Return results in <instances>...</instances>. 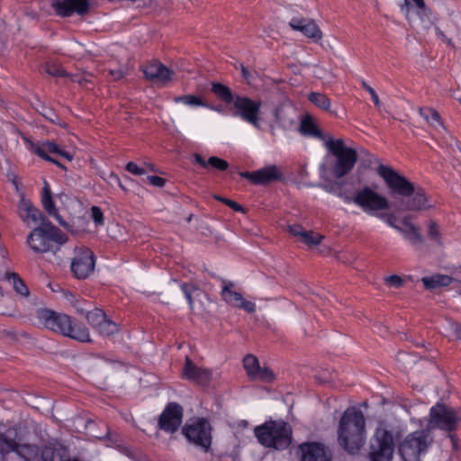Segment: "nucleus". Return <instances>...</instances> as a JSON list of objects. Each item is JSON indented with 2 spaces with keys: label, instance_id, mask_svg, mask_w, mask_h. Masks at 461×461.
<instances>
[{
  "label": "nucleus",
  "instance_id": "f257e3e1",
  "mask_svg": "<svg viewBox=\"0 0 461 461\" xmlns=\"http://www.w3.org/2000/svg\"><path fill=\"white\" fill-rule=\"evenodd\" d=\"M37 324L81 343L92 342L88 328L76 321L71 316L49 309H38L35 312Z\"/></svg>",
  "mask_w": 461,
  "mask_h": 461
},
{
  "label": "nucleus",
  "instance_id": "f03ea898",
  "mask_svg": "<svg viewBox=\"0 0 461 461\" xmlns=\"http://www.w3.org/2000/svg\"><path fill=\"white\" fill-rule=\"evenodd\" d=\"M366 420L363 412L348 408L340 418L338 428V442L349 454L357 453L365 443Z\"/></svg>",
  "mask_w": 461,
  "mask_h": 461
},
{
  "label": "nucleus",
  "instance_id": "7ed1b4c3",
  "mask_svg": "<svg viewBox=\"0 0 461 461\" xmlns=\"http://www.w3.org/2000/svg\"><path fill=\"white\" fill-rule=\"evenodd\" d=\"M258 442L266 447L286 449L292 443V428L282 420H269L254 429Z\"/></svg>",
  "mask_w": 461,
  "mask_h": 461
},
{
  "label": "nucleus",
  "instance_id": "20e7f679",
  "mask_svg": "<svg viewBox=\"0 0 461 461\" xmlns=\"http://www.w3.org/2000/svg\"><path fill=\"white\" fill-rule=\"evenodd\" d=\"M67 236L50 221L42 222L28 236L27 243L35 253L55 252L67 242Z\"/></svg>",
  "mask_w": 461,
  "mask_h": 461
},
{
  "label": "nucleus",
  "instance_id": "39448f33",
  "mask_svg": "<svg viewBox=\"0 0 461 461\" xmlns=\"http://www.w3.org/2000/svg\"><path fill=\"white\" fill-rule=\"evenodd\" d=\"M459 424H461V408H453L439 402L430 408L429 429H439L447 431L454 448L457 447V437L453 432Z\"/></svg>",
  "mask_w": 461,
  "mask_h": 461
},
{
  "label": "nucleus",
  "instance_id": "423d86ee",
  "mask_svg": "<svg viewBox=\"0 0 461 461\" xmlns=\"http://www.w3.org/2000/svg\"><path fill=\"white\" fill-rule=\"evenodd\" d=\"M327 150L336 158L335 163L330 168L335 178H341L348 175L357 160L356 149L345 146L342 139H333L329 136L325 141Z\"/></svg>",
  "mask_w": 461,
  "mask_h": 461
},
{
  "label": "nucleus",
  "instance_id": "0eeeda50",
  "mask_svg": "<svg viewBox=\"0 0 461 461\" xmlns=\"http://www.w3.org/2000/svg\"><path fill=\"white\" fill-rule=\"evenodd\" d=\"M431 442L429 429L416 430L404 438L398 451L403 461H420V456L427 451Z\"/></svg>",
  "mask_w": 461,
  "mask_h": 461
},
{
  "label": "nucleus",
  "instance_id": "6e6552de",
  "mask_svg": "<svg viewBox=\"0 0 461 461\" xmlns=\"http://www.w3.org/2000/svg\"><path fill=\"white\" fill-rule=\"evenodd\" d=\"M186 439L199 447L203 452L210 451L212 445V426L206 419L194 418L189 420L182 429Z\"/></svg>",
  "mask_w": 461,
  "mask_h": 461
},
{
  "label": "nucleus",
  "instance_id": "1a4fd4ad",
  "mask_svg": "<svg viewBox=\"0 0 461 461\" xmlns=\"http://www.w3.org/2000/svg\"><path fill=\"white\" fill-rule=\"evenodd\" d=\"M394 443L393 435L385 429H376L370 443L371 461H391L393 455Z\"/></svg>",
  "mask_w": 461,
  "mask_h": 461
},
{
  "label": "nucleus",
  "instance_id": "9d476101",
  "mask_svg": "<svg viewBox=\"0 0 461 461\" xmlns=\"http://www.w3.org/2000/svg\"><path fill=\"white\" fill-rule=\"evenodd\" d=\"M377 173L384 180L389 189L401 196L409 197L415 192L414 185L392 167L380 165Z\"/></svg>",
  "mask_w": 461,
  "mask_h": 461
},
{
  "label": "nucleus",
  "instance_id": "9b49d317",
  "mask_svg": "<svg viewBox=\"0 0 461 461\" xmlns=\"http://www.w3.org/2000/svg\"><path fill=\"white\" fill-rule=\"evenodd\" d=\"M234 115L240 117L256 128L259 127L261 101L252 100L247 96L235 95L233 102Z\"/></svg>",
  "mask_w": 461,
  "mask_h": 461
},
{
  "label": "nucleus",
  "instance_id": "f8f14e48",
  "mask_svg": "<svg viewBox=\"0 0 461 461\" xmlns=\"http://www.w3.org/2000/svg\"><path fill=\"white\" fill-rule=\"evenodd\" d=\"M353 202L366 212L389 208L387 199L368 186H365L362 190L357 192Z\"/></svg>",
  "mask_w": 461,
  "mask_h": 461
},
{
  "label": "nucleus",
  "instance_id": "ddd939ff",
  "mask_svg": "<svg viewBox=\"0 0 461 461\" xmlns=\"http://www.w3.org/2000/svg\"><path fill=\"white\" fill-rule=\"evenodd\" d=\"M70 268L77 278L86 279L95 268L94 253L87 248L77 249Z\"/></svg>",
  "mask_w": 461,
  "mask_h": 461
},
{
  "label": "nucleus",
  "instance_id": "4468645a",
  "mask_svg": "<svg viewBox=\"0 0 461 461\" xmlns=\"http://www.w3.org/2000/svg\"><path fill=\"white\" fill-rule=\"evenodd\" d=\"M183 420V408L175 402L167 403L158 418V428L166 432L174 433Z\"/></svg>",
  "mask_w": 461,
  "mask_h": 461
},
{
  "label": "nucleus",
  "instance_id": "2eb2a0df",
  "mask_svg": "<svg viewBox=\"0 0 461 461\" xmlns=\"http://www.w3.org/2000/svg\"><path fill=\"white\" fill-rule=\"evenodd\" d=\"M300 461H331V452L321 443L304 442L298 447Z\"/></svg>",
  "mask_w": 461,
  "mask_h": 461
},
{
  "label": "nucleus",
  "instance_id": "dca6fc26",
  "mask_svg": "<svg viewBox=\"0 0 461 461\" xmlns=\"http://www.w3.org/2000/svg\"><path fill=\"white\" fill-rule=\"evenodd\" d=\"M51 6L56 14L61 17H69L74 13L84 15L89 10L87 0H53Z\"/></svg>",
  "mask_w": 461,
  "mask_h": 461
},
{
  "label": "nucleus",
  "instance_id": "f3484780",
  "mask_svg": "<svg viewBox=\"0 0 461 461\" xmlns=\"http://www.w3.org/2000/svg\"><path fill=\"white\" fill-rule=\"evenodd\" d=\"M222 283L221 297L227 303L243 309L249 313L256 311V304L254 303L245 300L240 293L232 290L234 286L232 282L222 280Z\"/></svg>",
  "mask_w": 461,
  "mask_h": 461
},
{
  "label": "nucleus",
  "instance_id": "a211bd4d",
  "mask_svg": "<svg viewBox=\"0 0 461 461\" xmlns=\"http://www.w3.org/2000/svg\"><path fill=\"white\" fill-rule=\"evenodd\" d=\"M147 79L166 86L172 78L173 71L158 60H153L142 69Z\"/></svg>",
  "mask_w": 461,
  "mask_h": 461
},
{
  "label": "nucleus",
  "instance_id": "6ab92c4d",
  "mask_svg": "<svg viewBox=\"0 0 461 461\" xmlns=\"http://www.w3.org/2000/svg\"><path fill=\"white\" fill-rule=\"evenodd\" d=\"M182 375L185 379L204 386L209 384L212 377V373L210 369L198 367L193 363L189 357H186Z\"/></svg>",
  "mask_w": 461,
  "mask_h": 461
},
{
  "label": "nucleus",
  "instance_id": "aec40b11",
  "mask_svg": "<svg viewBox=\"0 0 461 461\" xmlns=\"http://www.w3.org/2000/svg\"><path fill=\"white\" fill-rule=\"evenodd\" d=\"M289 26L294 31L302 32L314 42H318L322 39L321 29L312 19L294 17L289 22Z\"/></svg>",
  "mask_w": 461,
  "mask_h": 461
},
{
  "label": "nucleus",
  "instance_id": "412c9836",
  "mask_svg": "<svg viewBox=\"0 0 461 461\" xmlns=\"http://www.w3.org/2000/svg\"><path fill=\"white\" fill-rule=\"evenodd\" d=\"M19 214L22 220L27 223L48 222L42 212L36 208L30 200L22 197L18 204Z\"/></svg>",
  "mask_w": 461,
  "mask_h": 461
},
{
  "label": "nucleus",
  "instance_id": "4be33fe9",
  "mask_svg": "<svg viewBox=\"0 0 461 461\" xmlns=\"http://www.w3.org/2000/svg\"><path fill=\"white\" fill-rule=\"evenodd\" d=\"M402 226L398 229V232H400L405 240H407L411 245H420L423 243L424 239L420 234V230L411 222V215H405L402 219Z\"/></svg>",
  "mask_w": 461,
  "mask_h": 461
},
{
  "label": "nucleus",
  "instance_id": "5701e85b",
  "mask_svg": "<svg viewBox=\"0 0 461 461\" xmlns=\"http://www.w3.org/2000/svg\"><path fill=\"white\" fill-rule=\"evenodd\" d=\"M26 141L29 142L28 140H26ZM30 144L32 146V149L33 150V152L37 154L39 157L42 158L45 160L50 161L53 164H56L58 167L61 168H65V167L61 163L49 156V153L59 155L61 149L56 143L51 141H46L43 142L41 145H38L30 141Z\"/></svg>",
  "mask_w": 461,
  "mask_h": 461
},
{
  "label": "nucleus",
  "instance_id": "b1692460",
  "mask_svg": "<svg viewBox=\"0 0 461 461\" xmlns=\"http://www.w3.org/2000/svg\"><path fill=\"white\" fill-rule=\"evenodd\" d=\"M411 199H409L406 203L402 202L397 207L401 211H420L426 210L430 207L427 203V197L424 191L419 188L415 190Z\"/></svg>",
  "mask_w": 461,
  "mask_h": 461
},
{
  "label": "nucleus",
  "instance_id": "393cba45",
  "mask_svg": "<svg viewBox=\"0 0 461 461\" xmlns=\"http://www.w3.org/2000/svg\"><path fill=\"white\" fill-rule=\"evenodd\" d=\"M283 174L275 165L256 170L255 185H267L281 180Z\"/></svg>",
  "mask_w": 461,
  "mask_h": 461
},
{
  "label": "nucleus",
  "instance_id": "a878e982",
  "mask_svg": "<svg viewBox=\"0 0 461 461\" xmlns=\"http://www.w3.org/2000/svg\"><path fill=\"white\" fill-rule=\"evenodd\" d=\"M17 433L13 429H8L0 433V456L5 457L10 453L14 452L19 442L16 440Z\"/></svg>",
  "mask_w": 461,
  "mask_h": 461
},
{
  "label": "nucleus",
  "instance_id": "bb28decb",
  "mask_svg": "<svg viewBox=\"0 0 461 461\" xmlns=\"http://www.w3.org/2000/svg\"><path fill=\"white\" fill-rule=\"evenodd\" d=\"M454 278L447 275L436 274L430 276H424L421 282L427 290H434L439 287H446L450 285Z\"/></svg>",
  "mask_w": 461,
  "mask_h": 461
},
{
  "label": "nucleus",
  "instance_id": "cd10ccee",
  "mask_svg": "<svg viewBox=\"0 0 461 461\" xmlns=\"http://www.w3.org/2000/svg\"><path fill=\"white\" fill-rule=\"evenodd\" d=\"M41 203H42L43 208L46 210V212L50 215L54 216L58 220V221L60 225H62L64 227L67 226V224L63 221L62 218L60 217V215H59V213L57 212V209L55 207L54 202L51 197V192H50V186H49L48 183H46V182H45V185L43 187Z\"/></svg>",
  "mask_w": 461,
  "mask_h": 461
},
{
  "label": "nucleus",
  "instance_id": "c85d7f7f",
  "mask_svg": "<svg viewBox=\"0 0 461 461\" xmlns=\"http://www.w3.org/2000/svg\"><path fill=\"white\" fill-rule=\"evenodd\" d=\"M300 131L303 135L311 136L323 140H327L330 135H324L318 126L312 121L311 118H305L302 121L300 125Z\"/></svg>",
  "mask_w": 461,
  "mask_h": 461
},
{
  "label": "nucleus",
  "instance_id": "c756f323",
  "mask_svg": "<svg viewBox=\"0 0 461 461\" xmlns=\"http://www.w3.org/2000/svg\"><path fill=\"white\" fill-rule=\"evenodd\" d=\"M15 453L24 461H37L40 450L36 445L19 443Z\"/></svg>",
  "mask_w": 461,
  "mask_h": 461
},
{
  "label": "nucleus",
  "instance_id": "7c9ffc66",
  "mask_svg": "<svg viewBox=\"0 0 461 461\" xmlns=\"http://www.w3.org/2000/svg\"><path fill=\"white\" fill-rule=\"evenodd\" d=\"M308 100L312 103L318 108L335 113L334 111L330 110L331 102L330 99L322 93L312 92L308 95Z\"/></svg>",
  "mask_w": 461,
  "mask_h": 461
},
{
  "label": "nucleus",
  "instance_id": "2f4dec72",
  "mask_svg": "<svg viewBox=\"0 0 461 461\" xmlns=\"http://www.w3.org/2000/svg\"><path fill=\"white\" fill-rule=\"evenodd\" d=\"M46 73L54 77H70L72 81L82 83L77 76H70L63 67L57 63H47L44 67Z\"/></svg>",
  "mask_w": 461,
  "mask_h": 461
},
{
  "label": "nucleus",
  "instance_id": "473e14b6",
  "mask_svg": "<svg viewBox=\"0 0 461 461\" xmlns=\"http://www.w3.org/2000/svg\"><path fill=\"white\" fill-rule=\"evenodd\" d=\"M212 91L224 103L230 104L234 102L235 96L232 95L231 90L221 83H212Z\"/></svg>",
  "mask_w": 461,
  "mask_h": 461
},
{
  "label": "nucleus",
  "instance_id": "72a5a7b5",
  "mask_svg": "<svg viewBox=\"0 0 461 461\" xmlns=\"http://www.w3.org/2000/svg\"><path fill=\"white\" fill-rule=\"evenodd\" d=\"M83 314L85 315L87 322L95 330L106 319L105 313L99 308H95L92 311H86L84 309Z\"/></svg>",
  "mask_w": 461,
  "mask_h": 461
},
{
  "label": "nucleus",
  "instance_id": "f704fd0d",
  "mask_svg": "<svg viewBox=\"0 0 461 461\" xmlns=\"http://www.w3.org/2000/svg\"><path fill=\"white\" fill-rule=\"evenodd\" d=\"M420 114L432 126L445 128L441 117L436 110L429 107H423L420 109Z\"/></svg>",
  "mask_w": 461,
  "mask_h": 461
},
{
  "label": "nucleus",
  "instance_id": "c9c22d12",
  "mask_svg": "<svg viewBox=\"0 0 461 461\" xmlns=\"http://www.w3.org/2000/svg\"><path fill=\"white\" fill-rule=\"evenodd\" d=\"M243 366L249 379H251L260 367L259 361L254 355H247L243 358Z\"/></svg>",
  "mask_w": 461,
  "mask_h": 461
},
{
  "label": "nucleus",
  "instance_id": "e433bc0d",
  "mask_svg": "<svg viewBox=\"0 0 461 461\" xmlns=\"http://www.w3.org/2000/svg\"><path fill=\"white\" fill-rule=\"evenodd\" d=\"M8 280L12 283L15 292L21 295L28 296L29 289L24 284V282L21 279L18 274L12 273L8 275Z\"/></svg>",
  "mask_w": 461,
  "mask_h": 461
},
{
  "label": "nucleus",
  "instance_id": "4c0bfd02",
  "mask_svg": "<svg viewBox=\"0 0 461 461\" xmlns=\"http://www.w3.org/2000/svg\"><path fill=\"white\" fill-rule=\"evenodd\" d=\"M96 330L102 336H112L119 331L118 325L109 319H105L97 328Z\"/></svg>",
  "mask_w": 461,
  "mask_h": 461
},
{
  "label": "nucleus",
  "instance_id": "58836bf2",
  "mask_svg": "<svg viewBox=\"0 0 461 461\" xmlns=\"http://www.w3.org/2000/svg\"><path fill=\"white\" fill-rule=\"evenodd\" d=\"M275 378H276L275 374L269 367H267V366L261 367L260 366L258 369L255 375L250 380H260L265 383H270V382L274 381Z\"/></svg>",
  "mask_w": 461,
  "mask_h": 461
},
{
  "label": "nucleus",
  "instance_id": "ea45409f",
  "mask_svg": "<svg viewBox=\"0 0 461 461\" xmlns=\"http://www.w3.org/2000/svg\"><path fill=\"white\" fill-rule=\"evenodd\" d=\"M174 100L176 103H183L190 106H205L204 103L200 97L192 95H180L175 97Z\"/></svg>",
  "mask_w": 461,
  "mask_h": 461
},
{
  "label": "nucleus",
  "instance_id": "a19ab883",
  "mask_svg": "<svg viewBox=\"0 0 461 461\" xmlns=\"http://www.w3.org/2000/svg\"><path fill=\"white\" fill-rule=\"evenodd\" d=\"M181 290L183 291L190 308H193V294L198 291V286L194 284L183 283L181 285Z\"/></svg>",
  "mask_w": 461,
  "mask_h": 461
},
{
  "label": "nucleus",
  "instance_id": "79ce46f5",
  "mask_svg": "<svg viewBox=\"0 0 461 461\" xmlns=\"http://www.w3.org/2000/svg\"><path fill=\"white\" fill-rule=\"evenodd\" d=\"M322 236L316 234L313 231L304 230L300 240L308 246H313L320 244Z\"/></svg>",
  "mask_w": 461,
  "mask_h": 461
},
{
  "label": "nucleus",
  "instance_id": "37998d69",
  "mask_svg": "<svg viewBox=\"0 0 461 461\" xmlns=\"http://www.w3.org/2000/svg\"><path fill=\"white\" fill-rule=\"evenodd\" d=\"M428 236L430 240L441 244V237L438 225L435 221H429L428 224Z\"/></svg>",
  "mask_w": 461,
  "mask_h": 461
},
{
  "label": "nucleus",
  "instance_id": "c03bdc74",
  "mask_svg": "<svg viewBox=\"0 0 461 461\" xmlns=\"http://www.w3.org/2000/svg\"><path fill=\"white\" fill-rule=\"evenodd\" d=\"M208 163L210 167L220 171H225L229 167V163L226 160L214 156L209 158Z\"/></svg>",
  "mask_w": 461,
  "mask_h": 461
},
{
  "label": "nucleus",
  "instance_id": "a18cd8bd",
  "mask_svg": "<svg viewBox=\"0 0 461 461\" xmlns=\"http://www.w3.org/2000/svg\"><path fill=\"white\" fill-rule=\"evenodd\" d=\"M91 218L96 226H103L104 224V216L100 207H91Z\"/></svg>",
  "mask_w": 461,
  "mask_h": 461
},
{
  "label": "nucleus",
  "instance_id": "49530a36",
  "mask_svg": "<svg viewBox=\"0 0 461 461\" xmlns=\"http://www.w3.org/2000/svg\"><path fill=\"white\" fill-rule=\"evenodd\" d=\"M377 216L397 231L400 229L401 226L397 224V217L394 213H378Z\"/></svg>",
  "mask_w": 461,
  "mask_h": 461
},
{
  "label": "nucleus",
  "instance_id": "de8ad7c7",
  "mask_svg": "<svg viewBox=\"0 0 461 461\" xmlns=\"http://www.w3.org/2000/svg\"><path fill=\"white\" fill-rule=\"evenodd\" d=\"M213 198L218 200V201H220V202H221V203H223L224 204H226L227 206L230 207L235 212H244L243 207L240 204H239L238 203H236L235 201H233V200H230V199L225 198V197H221V196L217 195V194H214Z\"/></svg>",
  "mask_w": 461,
  "mask_h": 461
},
{
  "label": "nucleus",
  "instance_id": "09e8293b",
  "mask_svg": "<svg viewBox=\"0 0 461 461\" xmlns=\"http://www.w3.org/2000/svg\"><path fill=\"white\" fill-rule=\"evenodd\" d=\"M125 169L135 176H142L147 173V169L142 167H139L135 162H128L125 166Z\"/></svg>",
  "mask_w": 461,
  "mask_h": 461
},
{
  "label": "nucleus",
  "instance_id": "8fccbe9b",
  "mask_svg": "<svg viewBox=\"0 0 461 461\" xmlns=\"http://www.w3.org/2000/svg\"><path fill=\"white\" fill-rule=\"evenodd\" d=\"M384 281L387 285L395 288H400L403 285V279L397 275L389 276L384 279Z\"/></svg>",
  "mask_w": 461,
  "mask_h": 461
},
{
  "label": "nucleus",
  "instance_id": "3c124183",
  "mask_svg": "<svg viewBox=\"0 0 461 461\" xmlns=\"http://www.w3.org/2000/svg\"><path fill=\"white\" fill-rule=\"evenodd\" d=\"M65 295V298L68 302H69L71 303L72 306H74L76 308V311L78 314H82L84 313V308L83 307H77V303H78V298H77V296L71 293V292H66L64 294Z\"/></svg>",
  "mask_w": 461,
  "mask_h": 461
},
{
  "label": "nucleus",
  "instance_id": "603ef678",
  "mask_svg": "<svg viewBox=\"0 0 461 461\" xmlns=\"http://www.w3.org/2000/svg\"><path fill=\"white\" fill-rule=\"evenodd\" d=\"M361 84H362L363 88L366 91H367L369 93V95H371L375 105L379 108L381 106V102H380V99H379L376 92L374 90L373 87H371L369 85H367L366 82L362 81Z\"/></svg>",
  "mask_w": 461,
  "mask_h": 461
},
{
  "label": "nucleus",
  "instance_id": "864d4df0",
  "mask_svg": "<svg viewBox=\"0 0 461 461\" xmlns=\"http://www.w3.org/2000/svg\"><path fill=\"white\" fill-rule=\"evenodd\" d=\"M147 182L151 185L163 187L166 185V179L158 176H148Z\"/></svg>",
  "mask_w": 461,
  "mask_h": 461
},
{
  "label": "nucleus",
  "instance_id": "5fc2aeb1",
  "mask_svg": "<svg viewBox=\"0 0 461 461\" xmlns=\"http://www.w3.org/2000/svg\"><path fill=\"white\" fill-rule=\"evenodd\" d=\"M289 232L293 236L299 237L301 239L304 232V229L299 224H294L289 226Z\"/></svg>",
  "mask_w": 461,
  "mask_h": 461
},
{
  "label": "nucleus",
  "instance_id": "6e6d98bb",
  "mask_svg": "<svg viewBox=\"0 0 461 461\" xmlns=\"http://www.w3.org/2000/svg\"><path fill=\"white\" fill-rule=\"evenodd\" d=\"M194 161L199 164L201 167H203V168H207L209 167V163H208V160L206 161L203 157L202 155H200L199 153H195L194 155Z\"/></svg>",
  "mask_w": 461,
  "mask_h": 461
},
{
  "label": "nucleus",
  "instance_id": "4d7b16f0",
  "mask_svg": "<svg viewBox=\"0 0 461 461\" xmlns=\"http://www.w3.org/2000/svg\"><path fill=\"white\" fill-rule=\"evenodd\" d=\"M436 34L445 42H447L448 45L453 46L452 41L445 35V33L439 29L436 28Z\"/></svg>",
  "mask_w": 461,
  "mask_h": 461
},
{
  "label": "nucleus",
  "instance_id": "13d9d810",
  "mask_svg": "<svg viewBox=\"0 0 461 461\" xmlns=\"http://www.w3.org/2000/svg\"><path fill=\"white\" fill-rule=\"evenodd\" d=\"M240 175V176H242L246 179H249L253 184H255L256 171H253V172L245 171V172H241Z\"/></svg>",
  "mask_w": 461,
  "mask_h": 461
},
{
  "label": "nucleus",
  "instance_id": "bf43d9fd",
  "mask_svg": "<svg viewBox=\"0 0 461 461\" xmlns=\"http://www.w3.org/2000/svg\"><path fill=\"white\" fill-rule=\"evenodd\" d=\"M110 75L114 80H119L123 77V72L121 69L110 70Z\"/></svg>",
  "mask_w": 461,
  "mask_h": 461
},
{
  "label": "nucleus",
  "instance_id": "052dcab7",
  "mask_svg": "<svg viewBox=\"0 0 461 461\" xmlns=\"http://www.w3.org/2000/svg\"><path fill=\"white\" fill-rule=\"evenodd\" d=\"M108 181L112 184V183H116L117 185H121V179L120 177L118 176V175H116L115 173L113 172H111L108 176Z\"/></svg>",
  "mask_w": 461,
  "mask_h": 461
},
{
  "label": "nucleus",
  "instance_id": "680f3d73",
  "mask_svg": "<svg viewBox=\"0 0 461 461\" xmlns=\"http://www.w3.org/2000/svg\"><path fill=\"white\" fill-rule=\"evenodd\" d=\"M59 156L66 158L68 161H71L73 158V156L69 152L63 150V149H60Z\"/></svg>",
  "mask_w": 461,
  "mask_h": 461
},
{
  "label": "nucleus",
  "instance_id": "e2e57ef3",
  "mask_svg": "<svg viewBox=\"0 0 461 461\" xmlns=\"http://www.w3.org/2000/svg\"><path fill=\"white\" fill-rule=\"evenodd\" d=\"M43 116L52 122H54L55 119L57 118V115L50 110L48 111L47 113H43Z\"/></svg>",
  "mask_w": 461,
  "mask_h": 461
},
{
  "label": "nucleus",
  "instance_id": "0e129e2a",
  "mask_svg": "<svg viewBox=\"0 0 461 461\" xmlns=\"http://www.w3.org/2000/svg\"><path fill=\"white\" fill-rule=\"evenodd\" d=\"M417 7L423 10L425 8V2L424 0H411Z\"/></svg>",
  "mask_w": 461,
  "mask_h": 461
},
{
  "label": "nucleus",
  "instance_id": "69168bd1",
  "mask_svg": "<svg viewBox=\"0 0 461 461\" xmlns=\"http://www.w3.org/2000/svg\"><path fill=\"white\" fill-rule=\"evenodd\" d=\"M241 72H242L243 77L245 79H249L250 74H249V70L243 65H241Z\"/></svg>",
  "mask_w": 461,
  "mask_h": 461
},
{
  "label": "nucleus",
  "instance_id": "338daca9",
  "mask_svg": "<svg viewBox=\"0 0 461 461\" xmlns=\"http://www.w3.org/2000/svg\"><path fill=\"white\" fill-rule=\"evenodd\" d=\"M145 168L147 169V172L148 171H150V172L156 171V167L151 164H145Z\"/></svg>",
  "mask_w": 461,
  "mask_h": 461
},
{
  "label": "nucleus",
  "instance_id": "774afa93",
  "mask_svg": "<svg viewBox=\"0 0 461 461\" xmlns=\"http://www.w3.org/2000/svg\"><path fill=\"white\" fill-rule=\"evenodd\" d=\"M320 170L321 173H325L327 171V167L325 164H321L320 167Z\"/></svg>",
  "mask_w": 461,
  "mask_h": 461
}]
</instances>
